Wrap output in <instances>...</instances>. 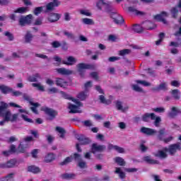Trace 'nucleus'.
Masks as SVG:
<instances>
[{"instance_id": "obj_1", "label": "nucleus", "mask_w": 181, "mask_h": 181, "mask_svg": "<svg viewBox=\"0 0 181 181\" xmlns=\"http://www.w3.org/2000/svg\"><path fill=\"white\" fill-rule=\"evenodd\" d=\"M1 117L4 118L2 121L0 122V126L4 127L6 122H16L18 121V117H19V114H13L11 112V110H7L4 113L1 112Z\"/></svg>"}, {"instance_id": "obj_2", "label": "nucleus", "mask_w": 181, "mask_h": 181, "mask_svg": "<svg viewBox=\"0 0 181 181\" xmlns=\"http://www.w3.org/2000/svg\"><path fill=\"white\" fill-rule=\"evenodd\" d=\"M101 5H103L105 8V12L110 13V12H112V3L109 1L108 0H99L96 3V6L99 11H103V7Z\"/></svg>"}, {"instance_id": "obj_3", "label": "nucleus", "mask_w": 181, "mask_h": 181, "mask_svg": "<svg viewBox=\"0 0 181 181\" xmlns=\"http://www.w3.org/2000/svg\"><path fill=\"white\" fill-rule=\"evenodd\" d=\"M77 71L79 73L81 77H84V74H86V70H94L95 66L93 64H88L84 63H80L76 65Z\"/></svg>"}, {"instance_id": "obj_4", "label": "nucleus", "mask_w": 181, "mask_h": 181, "mask_svg": "<svg viewBox=\"0 0 181 181\" xmlns=\"http://www.w3.org/2000/svg\"><path fill=\"white\" fill-rule=\"evenodd\" d=\"M41 111H43L48 116L47 117V121H53L57 117V111L50 107H41Z\"/></svg>"}, {"instance_id": "obj_5", "label": "nucleus", "mask_w": 181, "mask_h": 181, "mask_svg": "<svg viewBox=\"0 0 181 181\" xmlns=\"http://www.w3.org/2000/svg\"><path fill=\"white\" fill-rule=\"evenodd\" d=\"M181 150V144L180 143H177V144H170L168 148V147H164V151L168 152L171 156H175L177 151Z\"/></svg>"}, {"instance_id": "obj_6", "label": "nucleus", "mask_w": 181, "mask_h": 181, "mask_svg": "<svg viewBox=\"0 0 181 181\" xmlns=\"http://www.w3.org/2000/svg\"><path fill=\"white\" fill-rule=\"evenodd\" d=\"M33 16L29 14L27 16H21L18 20V23L20 26H26V25H30L32 23V19Z\"/></svg>"}, {"instance_id": "obj_7", "label": "nucleus", "mask_w": 181, "mask_h": 181, "mask_svg": "<svg viewBox=\"0 0 181 181\" xmlns=\"http://www.w3.org/2000/svg\"><path fill=\"white\" fill-rule=\"evenodd\" d=\"M75 104L73 105L71 103H69V109L70 110L69 113L70 114H77L78 112H81V111L78 110L79 107H83V103H81L80 101H78L75 100Z\"/></svg>"}, {"instance_id": "obj_8", "label": "nucleus", "mask_w": 181, "mask_h": 181, "mask_svg": "<svg viewBox=\"0 0 181 181\" xmlns=\"http://www.w3.org/2000/svg\"><path fill=\"white\" fill-rule=\"evenodd\" d=\"M62 2L59 0H53L46 5V12H52V11H54V8L60 6Z\"/></svg>"}, {"instance_id": "obj_9", "label": "nucleus", "mask_w": 181, "mask_h": 181, "mask_svg": "<svg viewBox=\"0 0 181 181\" xmlns=\"http://www.w3.org/2000/svg\"><path fill=\"white\" fill-rule=\"evenodd\" d=\"M107 149V146L105 145H100L96 143L92 144L91 146V153L95 155L96 152H104Z\"/></svg>"}, {"instance_id": "obj_10", "label": "nucleus", "mask_w": 181, "mask_h": 181, "mask_svg": "<svg viewBox=\"0 0 181 181\" xmlns=\"http://www.w3.org/2000/svg\"><path fill=\"white\" fill-rule=\"evenodd\" d=\"M168 16H169V14H168L166 11H162L160 14L155 16L154 19L158 22H163L164 25H168V21L165 19V18H168Z\"/></svg>"}, {"instance_id": "obj_11", "label": "nucleus", "mask_w": 181, "mask_h": 181, "mask_svg": "<svg viewBox=\"0 0 181 181\" xmlns=\"http://www.w3.org/2000/svg\"><path fill=\"white\" fill-rule=\"evenodd\" d=\"M15 165H16V160L11 159L10 160L7 161L6 163H0V168L1 169H9L11 168H15Z\"/></svg>"}, {"instance_id": "obj_12", "label": "nucleus", "mask_w": 181, "mask_h": 181, "mask_svg": "<svg viewBox=\"0 0 181 181\" xmlns=\"http://www.w3.org/2000/svg\"><path fill=\"white\" fill-rule=\"evenodd\" d=\"M111 18L113 19V21L116 25H122L124 23V18H122V16L117 13H111Z\"/></svg>"}, {"instance_id": "obj_13", "label": "nucleus", "mask_w": 181, "mask_h": 181, "mask_svg": "<svg viewBox=\"0 0 181 181\" xmlns=\"http://www.w3.org/2000/svg\"><path fill=\"white\" fill-rule=\"evenodd\" d=\"M140 132L145 135H148V136H152V135H155L158 132L153 129L142 127L140 129Z\"/></svg>"}, {"instance_id": "obj_14", "label": "nucleus", "mask_w": 181, "mask_h": 181, "mask_svg": "<svg viewBox=\"0 0 181 181\" xmlns=\"http://www.w3.org/2000/svg\"><path fill=\"white\" fill-rule=\"evenodd\" d=\"M60 18H62V16L59 13H49L48 14L47 21L50 22V23H54V22H57Z\"/></svg>"}, {"instance_id": "obj_15", "label": "nucleus", "mask_w": 181, "mask_h": 181, "mask_svg": "<svg viewBox=\"0 0 181 181\" xmlns=\"http://www.w3.org/2000/svg\"><path fill=\"white\" fill-rule=\"evenodd\" d=\"M76 139L81 142V145H88L91 142V140L90 139L86 137L84 135H77Z\"/></svg>"}, {"instance_id": "obj_16", "label": "nucleus", "mask_w": 181, "mask_h": 181, "mask_svg": "<svg viewBox=\"0 0 181 181\" xmlns=\"http://www.w3.org/2000/svg\"><path fill=\"white\" fill-rule=\"evenodd\" d=\"M178 114H181V109H179L176 107H173L171 111L168 113V117L170 118H175L177 117Z\"/></svg>"}, {"instance_id": "obj_17", "label": "nucleus", "mask_w": 181, "mask_h": 181, "mask_svg": "<svg viewBox=\"0 0 181 181\" xmlns=\"http://www.w3.org/2000/svg\"><path fill=\"white\" fill-rule=\"evenodd\" d=\"M59 74L62 76H70L73 74V71L67 69L66 68H59L56 69Z\"/></svg>"}, {"instance_id": "obj_18", "label": "nucleus", "mask_w": 181, "mask_h": 181, "mask_svg": "<svg viewBox=\"0 0 181 181\" xmlns=\"http://www.w3.org/2000/svg\"><path fill=\"white\" fill-rule=\"evenodd\" d=\"M166 151H165V148L163 150H159L157 153H154V156L156 158H160V159H166L168 158V153H166Z\"/></svg>"}, {"instance_id": "obj_19", "label": "nucleus", "mask_w": 181, "mask_h": 181, "mask_svg": "<svg viewBox=\"0 0 181 181\" xmlns=\"http://www.w3.org/2000/svg\"><path fill=\"white\" fill-rule=\"evenodd\" d=\"M142 121L144 122H149L150 119H155V113H145L142 115Z\"/></svg>"}, {"instance_id": "obj_20", "label": "nucleus", "mask_w": 181, "mask_h": 181, "mask_svg": "<svg viewBox=\"0 0 181 181\" xmlns=\"http://www.w3.org/2000/svg\"><path fill=\"white\" fill-rule=\"evenodd\" d=\"M76 63H77V59L71 56L67 57V61H62V64H66V66H73Z\"/></svg>"}, {"instance_id": "obj_21", "label": "nucleus", "mask_w": 181, "mask_h": 181, "mask_svg": "<svg viewBox=\"0 0 181 181\" xmlns=\"http://www.w3.org/2000/svg\"><path fill=\"white\" fill-rule=\"evenodd\" d=\"M115 105L117 110H118V111H122V112H126V111H128V110L129 109V107L128 106L123 107L122 102L119 100L116 101Z\"/></svg>"}, {"instance_id": "obj_22", "label": "nucleus", "mask_w": 181, "mask_h": 181, "mask_svg": "<svg viewBox=\"0 0 181 181\" xmlns=\"http://www.w3.org/2000/svg\"><path fill=\"white\" fill-rule=\"evenodd\" d=\"M23 98L25 100V101H28L30 105H33V107H40V104L32 102V98L26 93H23Z\"/></svg>"}, {"instance_id": "obj_23", "label": "nucleus", "mask_w": 181, "mask_h": 181, "mask_svg": "<svg viewBox=\"0 0 181 181\" xmlns=\"http://www.w3.org/2000/svg\"><path fill=\"white\" fill-rule=\"evenodd\" d=\"M153 91H167L168 90V83L165 82L161 83L159 86L153 88Z\"/></svg>"}, {"instance_id": "obj_24", "label": "nucleus", "mask_w": 181, "mask_h": 181, "mask_svg": "<svg viewBox=\"0 0 181 181\" xmlns=\"http://www.w3.org/2000/svg\"><path fill=\"white\" fill-rule=\"evenodd\" d=\"M62 179L66 180H72L76 179L77 177V175L74 173H64L61 175Z\"/></svg>"}, {"instance_id": "obj_25", "label": "nucleus", "mask_w": 181, "mask_h": 181, "mask_svg": "<svg viewBox=\"0 0 181 181\" xmlns=\"http://www.w3.org/2000/svg\"><path fill=\"white\" fill-rule=\"evenodd\" d=\"M40 79H42V76L39 74H35L28 76L27 80L30 81V83H37V81Z\"/></svg>"}, {"instance_id": "obj_26", "label": "nucleus", "mask_w": 181, "mask_h": 181, "mask_svg": "<svg viewBox=\"0 0 181 181\" xmlns=\"http://www.w3.org/2000/svg\"><path fill=\"white\" fill-rule=\"evenodd\" d=\"M0 91L2 94H9L12 93V88L6 85H0Z\"/></svg>"}, {"instance_id": "obj_27", "label": "nucleus", "mask_w": 181, "mask_h": 181, "mask_svg": "<svg viewBox=\"0 0 181 181\" xmlns=\"http://www.w3.org/2000/svg\"><path fill=\"white\" fill-rule=\"evenodd\" d=\"M28 172L37 175V173H40L42 170H40V168L36 167L35 165H29L28 167Z\"/></svg>"}, {"instance_id": "obj_28", "label": "nucleus", "mask_w": 181, "mask_h": 181, "mask_svg": "<svg viewBox=\"0 0 181 181\" xmlns=\"http://www.w3.org/2000/svg\"><path fill=\"white\" fill-rule=\"evenodd\" d=\"M144 160L149 165H159V161H158V160H153L149 156L144 157Z\"/></svg>"}, {"instance_id": "obj_29", "label": "nucleus", "mask_w": 181, "mask_h": 181, "mask_svg": "<svg viewBox=\"0 0 181 181\" xmlns=\"http://www.w3.org/2000/svg\"><path fill=\"white\" fill-rule=\"evenodd\" d=\"M56 84L58 86V87H62V88L67 87V82L61 78H57Z\"/></svg>"}, {"instance_id": "obj_30", "label": "nucleus", "mask_w": 181, "mask_h": 181, "mask_svg": "<svg viewBox=\"0 0 181 181\" xmlns=\"http://www.w3.org/2000/svg\"><path fill=\"white\" fill-rule=\"evenodd\" d=\"M54 159H56V155L53 153H49L45 158V162L50 163V162H53Z\"/></svg>"}, {"instance_id": "obj_31", "label": "nucleus", "mask_w": 181, "mask_h": 181, "mask_svg": "<svg viewBox=\"0 0 181 181\" xmlns=\"http://www.w3.org/2000/svg\"><path fill=\"white\" fill-rule=\"evenodd\" d=\"M24 39L25 43H30V42L33 40V35L32 34V33H30V31H27Z\"/></svg>"}, {"instance_id": "obj_32", "label": "nucleus", "mask_w": 181, "mask_h": 181, "mask_svg": "<svg viewBox=\"0 0 181 181\" xmlns=\"http://www.w3.org/2000/svg\"><path fill=\"white\" fill-rule=\"evenodd\" d=\"M166 132V129L165 128H163L161 129H160L158 132V134H157V139L159 140V141H163V139L165 138H163V136H165V133Z\"/></svg>"}, {"instance_id": "obj_33", "label": "nucleus", "mask_w": 181, "mask_h": 181, "mask_svg": "<svg viewBox=\"0 0 181 181\" xmlns=\"http://www.w3.org/2000/svg\"><path fill=\"white\" fill-rule=\"evenodd\" d=\"M55 131H57V132H59V134H60L59 138H62V139H64V135H66V130L64 129V128L62 127H57L55 129Z\"/></svg>"}, {"instance_id": "obj_34", "label": "nucleus", "mask_w": 181, "mask_h": 181, "mask_svg": "<svg viewBox=\"0 0 181 181\" xmlns=\"http://www.w3.org/2000/svg\"><path fill=\"white\" fill-rule=\"evenodd\" d=\"M174 100H180V92L177 89H174L170 91Z\"/></svg>"}, {"instance_id": "obj_35", "label": "nucleus", "mask_w": 181, "mask_h": 181, "mask_svg": "<svg viewBox=\"0 0 181 181\" xmlns=\"http://www.w3.org/2000/svg\"><path fill=\"white\" fill-rule=\"evenodd\" d=\"M87 97H88V95L87 91L86 90L85 92L81 91L77 95V98H78V100H81V101H84V100H86Z\"/></svg>"}, {"instance_id": "obj_36", "label": "nucleus", "mask_w": 181, "mask_h": 181, "mask_svg": "<svg viewBox=\"0 0 181 181\" xmlns=\"http://www.w3.org/2000/svg\"><path fill=\"white\" fill-rule=\"evenodd\" d=\"M128 11L132 13H134L135 15H144V13L142 11H138L135 6H129L128 8Z\"/></svg>"}, {"instance_id": "obj_37", "label": "nucleus", "mask_w": 181, "mask_h": 181, "mask_svg": "<svg viewBox=\"0 0 181 181\" xmlns=\"http://www.w3.org/2000/svg\"><path fill=\"white\" fill-rule=\"evenodd\" d=\"M115 163H117L119 166H125L127 165V163L124 160V158L121 157H116L115 158Z\"/></svg>"}, {"instance_id": "obj_38", "label": "nucleus", "mask_w": 181, "mask_h": 181, "mask_svg": "<svg viewBox=\"0 0 181 181\" xmlns=\"http://www.w3.org/2000/svg\"><path fill=\"white\" fill-rule=\"evenodd\" d=\"M132 30L136 32V33H141V32H144V28H142V26L140 25L136 24L133 25Z\"/></svg>"}, {"instance_id": "obj_39", "label": "nucleus", "mask_w": 181, "mask_h": 181, "mask_svg": "<svg viewBox=\"0 0 181 181\" xmlns=\"http://www.w3.org/2000/svg\"><path fill=\"white\" fill-rule=\"evenodd\" d=\"M99 100L102 104H105L106 105H110V104H111V100L105 99V95H99Z\"/></svg>"}, {"instance_id": "obj_40", "label": "nucleus", "mask_w": 181, "mask_h": 181, "mask_svg": "<svg viewBox=\"0 0 181 181\" xmlns=\"http://www.w3.org/2000/svg\"><path fill=\"white\" fill-rule=\"evenodd\" d=\"M145 25V29H146V30H153V29H155V28H156V25H155V24H153L151 21L146 23Z\"/></svg>"}, {"instance_id": "obj_41", "label": "nucleus", "mask_w": 181, "mask_h": 181, "mask_svg": "<svg viewBox=\"0 0 181 181\" xmlns=\"http://www.w3.org/2000/svg\"><path fill=\"white\" fill-rule=\"evenodd\" d=\"M115 173L119 175V177H120V179H124L125 177V173L121 170V168H115Z\"/></svg>"}, {"instance_id": "obj_42", "label": "nucleus", "mask_w": 181, "mask_h": 181, "mask_svg": "<svg viewBox=\"0 0 181 181\" xmlns=\"http://www.w3.org/2000/svg\"><path fill=\"white\" fill-rule=\"evenodd\" d=\"M4 36H6V37H8V40L10 42H12L14 40L15 37L13 36V34H12V33L9 32V31H6L4 33Z\"/></svg>"}, {"instance_id": "obj_43", "label": "nucleus", "mask_w": 181, "mask_h": 181, "mask_svg": "<svg viewBox=\"0 0 181 181\" xmlns=\"http://www.w3.org/2000/svg\"><path fill=\"white\" fill-rule=\"evenodd\" d=\"M60 94L62 97H63V98H65L66 100H71L73 102H76V99H74L73 98H71V96H70L69 94L66 93L65 92L61 91Z\"/></svg>"}, {"instance_id": "obj_44", "label": "nucleus", "mask_w": 181, "mask_h": 181, "mask_svg": "<svg viewBox=\"0 0 181 181\" xmlns=\"http://www.w3.org/2000/svg\"><path fill=\"white\" fill-rule=\"evenodd\" d=\"M28 11V7H20L14 11V13H26Z\"/></svg>"}, {"instance_id": "obj_45", "label": "nucleus", "mask_w": 181, "mask_h": 181, "mask_svg": "<svg viewBox=\"0 0 181 181\" xmlns=\"http://www.w3.org/2000/svg\"><path fill=\"white\" fill-rule=\"evenodd\" d=\"M159 40L156 41V45L159 46L162 42H163V39H165V33H160L158 35Z\"/></svg>"}, {"instance_id": "obj_46", "label": "nucleus", "mask_w": 181, "mask_h": 181, "mask_svg": "<svg viewBox=\"0 0 181 181\" xmlns=\"http://www.w3.org/2000/svg\"><path fill=\"white\" fill-rule=\"evenodd\" d=\"M33 87H35L39 91H45V87L41 83H32Z\"/></svg>"}, {"instance_id": "obj_47", "label": "nucleus", "mask_w": 181, "mask_h": 181, "mask_svg": "<svg viewBox=\"0 0 181 181\" xmlns=\"http://www.w3.org/2000/svg\"><path fill=\"white\" fill-rule=\"evenodd\" d=\"M14 175V173H10L7 176L1 178L0 181H12V179H13Z\"/></svg>"}, {"instance_id": "obj_48", "label": "nucleus", "mask_w": 181, "mask_h": 181, "mask_svg": "<svg viewBox=\"0 0 181 181\" xmlns=\"http://www.w3.org/2000/svg\"><path fill=\"white\" fill-rule=\"evenodd\" d=\"M81 21L84 25H94V21L91 18H82Z\"/></svg>"}, {"instance_id": "obj_49", "label": "nucleus", "mask_w": 181, "mask_h": 181, "mask_svg": "<svg viewBox=\"0 0 181 181\" xmlns=\"http://www.w3.org/2000/svg\"><path fill=\"white\" fill-rule=\"evenodd\" d=\"M136 83L137 84H141L142 86H144V87H149L152 86V84L146 81H141V80H137L136 81Z\"/></svg>"}, {"instance_id": "obj_50", "label": "nucleus", "mask_w": 181, "mask_h": 181, "mask_svg": "<svg viewBox=\"0 0 181 181\" xmlns=\"http://www.w3.org/2000/svg\"><path fill=\"white\" fill-rule=\"evenodd\" d=\"M25 144H21L17 148V153H25Z\"/></svg>"}, {"instance_id": "obj_51", "label": "nucleus", "mask_w": 181, "mask_h": 181, "mask_svg": "<svg viewBox=\"0 0 181 181\" xmlns=\"http://www.w3.org/2000/svg\"><path fill=\"white\" fill-rule=\"evenodd\" d=\"M178 7H174L171 9V13L173 15V18L176 19L177 18V13H179Z\"/></svg>"}, {"instance_id": "obj_52", "label": "nucleus", "mask_w": 181, "mask_h": 181, "mask_svg": "<svg viewBox=\"0 0 181 181\" xmlns=\"http://www.w3.org/2000/svg\"><path fill=\"white\" fill-rule=\"evenodd\" d=\"M64 36H66L68 39H75L74 34L73 33H70L69 31H64L63 32Z\"/></svg>"}, {"instance_id": "obj_53", "label": "nucleus", "mask_w": 181, "mask_h": 181, "mask_svg": "<svg viewBox=\"0 0 181 181\" xmlns=\"http://www.w3.org/2000/svg\"><path fill=\"white\" fill-rule=\"evenodd\" d=\"M42 11H43L42 6L36 7L34 9L33 13H34V15H35V16H37L38 15H40V13H42Z\"/></svg>"}, {"instance_id": "obj_54", "label": "nucleus", "mask_w": 181, "mask_h": 181, "mask_svg": "<svg viewBox=\"0 0 181 181\" xmlns=\"http://www.w3.org/2000/svg\"><path fill=\"white\" fill-rule=\"evenodd\" d=\"M129 53H131V49H124L120 50L119 54V56H125L127 54H129Z\"/></svg>"}, {"instance_id": "obj_55", "label": "nucleus", "mask_w": 181, "mask_h": 181, "mask_svg": "<svg viewBox=\"0 0 181 181\" xmlns=\"http://www.w3.org/2000/svg\"><path fill=\"white\" fill-rule=\"evenodd\" d=\"M78 166L81 169H86V168H87V163H86V161H83V160H81V161H79L78 163Z\"/></svg>"}, {"instance_id": "obj_56", "label": "nucleus", "mask_w": 181, "mask_h": 181, "mask_svg": "<svg viewBox=\"0 0 181 181\" xmlns=\"http://www.w3.org/2000/svg\"><path fill=\"white\" fill-rule=\"evenodd\" d=\"M132 88L137 93H144V89H142V88L139 87L138 85H132Z\"/></svg>"}, {"instance_id": "obj_57", "label": "nucleus", "mask_w": 181, "mask_h": 181, "mask_svg": "<svg viewBox=\"0 0 181 181\" xmlns=\"http://www.w3.org/2000/svg\"><path fill=\"white\" fill-rule=\"evenodd\" d=\"M152 111H154V112H158V113H163L165 111V107H156L153 108Z\"/></svg>"}, {"instance_id": "obj_58", "label": "nucleus", "mask_w": 181, "mask_h": 181, "mask_svg": "<svg viewBox=\"0 0 181 181\" xmlns=\"http://www.w3.org/2000/svg\"><path fill=\"white\" fill-rule=\"evenodd\" d=\"M71 162V158L67 157L66 158L64 159V161L61 162L59 165L61 166H64L65 165H68V163H70Z\"/></svg>"}, {"instance_id": "obj_59", "label": "nucleus", "mask_w": 181, "mask_h": 181, "mask_svg": "<svg viewBox=\"0 0 181 181\" xmlns=\"http://www.w3.org/2000/svg\"><path fill=\"white\" fill-rule=\"evenodd\" d=\"M74 160H76V161L78 162V163H79V162H81V160H83L81 159V155H80V154H78V153H75L74 154Z\"/></svg>"}, {"instance_id": "obj_60", "label": "nucleus", "mask_w": 181, "mask_h": 181, "mask_svg": "<svg viewBox=\"0 0 181 181\" xmlns=\"http://www.w3.org/2000/svg\"><path fill=\"white\" fill-rule=\"evenodd\" d=\"M93 82L91 81H89L88 82H86L84 85L85 87V91H88V88H91V87H93L92 85Z\"/></svg>"}, {"instance_id": "obj_61", "label": "nucleus", "mask_w": 181, "mask_h": 181, "mask_svg": "<svg viewBox=\"0 0 181 181\" xmlns=\"http://www.w3.org/2000/svg\"><path fill=\"white\" fill-rule=\"evenodd\" d=\"M115 151H116L119 153H125V149H124V148H122V147H119V146H115Z\"/></svg>"}, {"instance_id": "obj_62", "label": "nucleus", "mask_w": 181, "mask_h": 181, "mask_svg": "<svg viewBox=\"0 0 181 181\" xmlns=\"http://www.w3.org/2000/svg\"><path fill=\"white\" fill-rule=\"evenodd\" d=\"M79 12L81 15H84L85 16H90L91 15V13L88 10L81 9Z\"/></svg>"}, {"instance_id": "obj_63", "label": "nucleus", "mask_w": 181, "mask_h": 181, "mask_svg": "<svg viewBox=\"0 0 181 181\" xmlns=\"http://www.w3.org/2000/svg\"><path fill=\"white\" fill-rule=\"evenodd\" d=\"M155 121H154V125L155 127H159V123L161 122L162 119H160V117H156L155 116Z\"/></svg>"}, {"instance_id": "obj_64", "label": "nucleus", "mask_w": 181, "mask_h": 181, "mask_svg": "<svg viewBox=\"0 0 181 181\" xmlns=\"http://www.w3.org/2000/svg\"><path fill=\"white\" fill-rule=\"evenodd\" d=\"M82 124L84 125V127H93V123L90 122V120L83 121Z\"/></svg>"}]
</instances>
